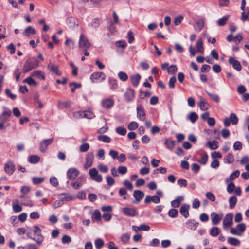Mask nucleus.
Listing matches in <instances>:
<instances>
[{"label":"nucleus","instance_id":"f8f14e48","mask_svg":"<svg viewBox=\"0 0 249 249\" xmlns=\"http://www.w3.org/2000/svg\"><path fill=\"white\" fill-rule=\"evenodd\" d=\"M145 110L141 105H138L137 107V116L139 120L144 121L145 119Z\"/></svg>","mask_w":249,"mask_h":249},{"label":"nucleus","instance_id":"5fc2aeb1","mask_svg":"<svg viewBox=\"0 0 249 249\" xmlns=\"http://www.w3.org/2000/svg\"><path fill=\"white\" fill-rule=\"evenodd\" d=\"M92 218L97 220L99 221L101 219V214L100 212V211L98 210H95L94 213L92 215Z\"/></svg>","mask_w":249,"mask_h":249},{"label":"nucleus","instance_id":"bf43d9fd","mask_svg":"<svg viewBox=\"0 0 249 249\" xmlns=\"http://www.w3.org/2000/svg\"><path fill=\"white\" fill-rule=\"evenodd\" d=\"M168 73L175 74L177 71V68L176 65H172L167 69Z\"/></svg>","mask_w":249,"mask_h":249},{"label":"nucleus","instance_id":"680f3d73","mask_svg":"<svg viewBox=\"0 0 249 249\" xmlns=\"http://www.w3.org/2000/svg\"><path fill=\"white\" fill-rule=\"evenodd\" d=\"M23 82L24 83H27L28 84H29V85H31H31H35V86L36 85V82L33 78H32L31 77H28V78H26L23 81Z\"/></svg>","mask_w":249,"mask_h":249},{"label":"nucleus","instance_id":"2eb2a0df","mask_svg":"<svg viewBox=\"0 0 249 249\" xmlns=\"http://www.w3.org/2000/svg\"><path fill=\"white\" fill-rule=\"evenodd\" d=\"M229 63L232 65L233 68L238 71L242 70V66L240 63L235 59L233 57H230L229 59Z\"/></svg>","mask_w":249,"mask_h":249},{"label":"nucleus","instance_id":"de8ad7c7","mask_svg":"<svg viewBox=\"0 0 249 249\" xmlns=\"http://www.w3.org/2000/svg\"><path fill=\"white\" fill-rule=\"evenodd\" d=\"M94 117H95V115L92 112L89 110L83 111V118L92 119Z\"/></svg>","mask_w":249,"mask_h":249},{"label":"nucleus","instance_id":"f704fd0d","mask_svg":"<svg viewBox=\"0 0 249 249\" xmlns=\"http://www.w3.org/2000/svg\"><path fill=\"white\" fill-rule=\"evenodd\" d=\"M229 18V15L223 17L222 18L217 21V25L219 26H224L225 24H226L227 21L228 20Z\"/></svg>","mask_w":249,"mask_h":249},{"label":"nucleus","instance_id":"4468645a","mask_svg":"<svg viewBox=\"0 0 249 249\" xmlns=\"http://www.w3.org/2000/svg\"><path fill=\"white\" fill-rule=\"evenodd\" d=\"M160 199L158 196L154 195L151 196L150 195H147L144 199V203L148 204L151 202L155 204H158L160 202Z\"/></svg>","mask_w":249,"mask_h":249},{"label":"nucleus","instance_id":"774afa93","mask_svg":"<svg viewBox=\"0 0 249 249\" xmlns=\"http://www.w3.org/2000/svg\"><path fill=\"white\" fill-rule=\"evenodd\" d=\"M63 202L61 199H59L58 200H56L54 201L53 204L52 206L53 208H57L63 204Z\"/></svg>","mask_w":249,"mask_h":249},{"label":"nucleus","instance_id":"37998d69","mask_svg":"<svg viewBox=\"0 0 249 249\" xmlns=\"http://www.w3.org/2000/svg\"><path fill=\"white\" fill-rule=\"evenodd\" d=\"M220 230L217 227H213L211 229L210 234L213 237L216 236L220 233Z\"/></svg>","mask_w":249,"mask_h":249},{"label":"nucleus","instance_id":"f257e3e1","mask_svg":"<svg viewBox=\"0 0 249 249\" xmlns=\"http://www.w3.org/2000/svg\"><path fill=\"white\" fill-rule=\"evenodd\" d=\"M39 62L38 60L35 58L28 59L24 63L23 67V72L27 73L32 70L38 67Z\"/></svg>","mask_w":249,"mask_h":249},{"label":"nucleus","instance_id":"13d9d810","mask_svg":"<svg viewBox=\"0 0 249 249\" xmlns=\"http://www.w3.org/2000/svg\"><path fill=\"white\" fill-rule=\"evenodd\" d=\"M115 45L117 47L124 48L127 46V43L126 41L124 40L118 41L115 43Z\"/></svg>","mask_w":249,"mask_h":249},{"label":"nucleus","instance_id":"4be33fe9","mask_svg":"<svg viewBox=\"0 0 249 249\" xmlns=\"http://www.w3.org/2000/svg\"><path fill=\"white\" fill-rule=\"evenodd\" d=\"M141 76L139 74L132 75L130 77V80L132 85L134 87H137L139 84Z\"/></svg>","mask_w":249,"mask_h":249},{"label":"nucleus","instance_id":"a878e982","mask_svg":"<svg viewBox=\"0 0 249 249\" xmlns=\"http://www.w3.org/2000/svg\"><path fill=\"white\" fill-rule=\"evenodd\" d=\"M36 33V30L32 26H28L24 31L23 35L29 37L31 35H35Z\"/></svg>","mask_w":249,"mask_h":249},{"label":"nucleus","instance_id":"a19ab883","mask_svg":"<svg viewBox=\"0 0 249 249\" xmlns=\"http://www.w3.org/2000/svg\"><path fill=\"white\" fill-rule=\"evenodd\" d=\"M240 175V171L239 170H236L233 172L230 176L229 178H227L226 179V182H228L229 180H233L237 177H239Z\"/></svg>","mask_w":249,"mask_h":249},{"label":"nucleus","instance_id":"cd10ccee","mask_svg":"<svg viewBox=\"0 0 249 249\" xmlns=\"http://www.w3.org/2000/svg\"><path fill=\"white\" fill-rule=\"evenodd\" d=\"M48 68L51 71L56 73L58 75L61 74V72L59 71L58 67L57 65L51 64L48 65Z\"/></svg>","mask_w":249,"mask_h":249},{"label":"nucleus","instance_id":"69168bd1","mask_svg":"<svg viewBox=\"0 0 249 249\" xmlns=\"http://www.w3.org/2000/svg\"><path fill=\"white\" fill-rule=\"evenodd\" d=\"M237 230L238 231L242 234L246 230V225L244 223H241L237 225Z\"/></svg>","mask_w":249,"mask_h":249},{"label":"nucleus","instance_id":"4c0bfd02","mask_svg":"<svg viewBox=\"0 0 249 249\" xmlns=\"http://www.w3.org/2000/svg\"><path fill=\"white\" fill-rule=\"evenodd\" d=\"M228 242L233 246H238L240 243V241L238 239L233 237H229L228 239Z\"/></svg>","mask_w":249,"mask_h":249},{"label":"nucleus","instance_id":"b1692460","mask_svg":"<svg viewBox=\"0 0 249 249\" xmlns=\"http://www.w3.org/2000/svg\"><path fill=\"white\" fill-rule=\"evenodd\" d=\"M102 106L106 108H110L114 105V101L110 98L105 99L102 100Z\"/></svg>","mask_w":249,"mask_h":249},{"label":"nucleus","instance_id":"2f4dec72","mask_svg":"<svg viewBox=\"0 0 249 249\" xmlns=\"http://www.w3.org/2000/svg\"><path fill=\"white\" fill-rule=\"evenodd\" d=\"M70 106V103L67 101H59L57 105L58 107L61 109L68 108Z\"/></svg>","mask_w":249,"mask_h":249},{"label":"nucleus","instance_id":"09e8293b","mask_svg":"<svg viewBox=\"0 0 249 249\" xmlns=\"http://www.w3.org/2000/svg\"><path fill=\"white\" fill-rule=\"evenodd\" d=\"M69 86L71 87V91L74 93L76 88H79L81 87L80 83H77L76 82H73L69 84Z\"/></svg>","mask_w":249,"mask_h":249},{"label":"nucleus","instance_id":"f03ea898","mask_svg":"<svg viewBox=\"0 0 249 249\" xmlns=\"http://www.w3.org/2000/svg\"><path fill=\"white\" fill-rule=\"evenodd\" d=\"M33 232L35 237L32 240L35 241L37 244L41 245L44 240V237L41 234V229L37 225L33 226Z\"/></svg>","mask_w":249,"mask_h":249},{"label":"nucleus","instance_id":"603ef678","mask_svg":"<svg viewBox=\"0 0 249 249\" xmlns=\"http://www.w3.org/2000/svg\"><path fill=\"white\" fill-rule=\"evenodd\" d=\"M130 235L128 233L123 234L121 237V240L123 243H127L130 239Z\"/></svg>","mask_w":249,"mask_h":249},{"label":"nucleus","instance_id":"a211bd4d","mask_svg":"<svg viewBox=\"0 0 249 249\" xmlns=\"http://www.w3.org/2000/svg\"><path fill=\"white\" fill-rule=\"evenodd\" d=\"M123 211L125 215L128 216H135L137 214L136 210L133 208L124 207L123 209Z\"/></svg>","mask_w":249,"mask_h":249},{"label":"nucleus","instance_id":"58836bf2","mask_svg":"<svg viewBox=\"0 0 249 249\" xmlns=\"http://www.w3.org/2000/svg\"><path fill=\"white\" fill-rule=\"evenodd\" d=\"M207 144L212 150L216 149L218 147V142L216 141L209 142Z\"/></svg>","mask_w":249,"mask_h":249},{"label":"nucleus","instance_id":"a18cd8bd","mask_svg":"<svg viewBox=\"0 0 249 249\" xmlns=\"http://www.w3.org/2000/svg\"><path fill=\"white\" fill-rule=\"evenodd\" d=\"M116 132L121 136H124L127 132L125 128L123 127H118L116 128Z\"/></svg>","mask_w":249,"mask_h":249},{"label":"nucleus","instance_id":"c9c22d12","mask_svg":"<svg viewBox=\"0 0 249 249\" xmlns=\"http://www.w3.org/2000/svg\"><path fill=\"white\" fill-rule=\"evenodd\" d=\"M119 194L120 196H124L123 199L127 200L129 197V195L127 193V190L124 188H121L119 191Z\"/></svg>","mask_w":249,"mask_h":249},{"label":"nucleus","instance_id":"c756f323","mask_svg":"<svg viewBox=\"0 0 249 249\" xmlns=\"http://www.w3.org/2000/svg\"><path fill=\"white\" fill-rule=\"evenodd\" d=\"M234 157L231 153H229L226 157L223 158V160L225 163L230 164L233 162Z\"/></svg>","mask_w":249,"mask_h":249},{"label":"nucleus","instance_id":"0eeeda50","mask_svg":"<svg viewBox=\"0 0 249 249\" xmlns=\"http://www.w3.org/2000/svg\"><path fill=\"white\" fill-rule=\"evenodd\" d=\"M106 78V74L102 72H95L90 76V79L93 82H102Z\"/></svg>","mask_w":249,"mask_h":249},{"label":"nucleus","instance_id":"052dcab7","mask_svg":"<svg viewBox=\"0 0 249 249\" xmlns=\"http://www.w3.org/2000/svg\"><path fill=\"white\" fill-rule=\"evenodd\" d=\"M89 148V145L88 143H85L82 144L80 147L79 150L82 152H85L87 151Z\"/></svg>","mask_w":249,"mask_h":249},{"label":"nucleus","instance_id":"0e129e2a","mask_svg":"<svg viewBox=\"0 0 249 249\" xmlns=\"http://www.w3.org/2000/svg\"><path fill=\"white\" fill-rule=\"evenodd\" d=\"M207 94L211 98V99L215 102H219V97L218 95L215 94H213L207 92Z\"/></svg>","mask_w":249,"mask_h":249},{"label":"nucleus","instance_id":"7ed1b4c3","mask_svg":"<svg viewBox=\"0 0 249 249\" xmlns=\"http://www.w3.org/2000/svg\"><path fill=\"white\" fill-rule=\"evenodd\" d=\"M78 45L80 49L82 50L89 49L91 45L87 37L83 34H81L80 36Z\"/></svg>","mask_w":249,"mask_h":249},{"label":"nucleus","instance_id":"864d4df0","mask_svg":"<svg viewBox=\"0 0 249 249\" xmlns=\"http://www.w3.org/2000/svg\"><path fill=\"white\" fill-rule=\"evenodd\" d=\"M168 215L172 218L176 217L178 215V211L175 209H171L168 212Z\"/></svg>","mask_w":249,"mask_h":249},{"label":"nucleus","instance_id":"6e6d98bb","mask_svg":"<svg viewBox=\"0 0 249 249\" xmlns=\"http://www.w3.org/2000/svg\"><path fill=\"white\" fill-rule=\"evenodd\" d=\"M44 180V178L41 177H33L32 178L33 183L36 185L41 183Z\"/></svg>","mask_w":249,"mask_h":249},{"label":"nucleus","instance_id":"9b49d317","mask_svg":"<svg viewBox=\"0 0 249 249\" xmlns=\"http://www.w3.org/2000/svg\"><path fill=\"white\" fill-rule=\"evenodd\" d=\"M210 216L212 219V223L214 225L218 224L223 217V214L222 213L218 214L215 212H212Z\"/></svg>","mask_w":249,"mask_h":249},{"label":"nucleus","instance_id":"c85d7f7f","mask_svg":"<svg viewBox=\"0 0 249 249\" xmlns=\"http://www.w3.org/2000/svg\"><path fill=\"white\" fill-rule=\"evenodd\" d=\"M109 84L110 89L112 90H115L118 87V84H117V81L115 79L109 78Z\"/></svg>","mask_w":249,"mask_h":249},{"label":"nucleus","instance_id":"79ce46f5","mask_svg":"<svg viewBox=\"0 0 249 249\" xmlns=\"http://www.w3.org/2000/svg\"><path fill=\"white\" fill-rule=\"evenodd\" d=\"M104 245V241L101 238H98L95 241V246L96 249H100Z\"/></svg>","mask_w":249,"mask_h":249},{"label":"nucleus","instance_id":"ea45409f","mask_svg":"<svg viewBox=\"0 0 249 249\" xmlns=\"http://www.w3.org/2000/svg\"><path fill=\"white\" fill-rule=\"evenodd\" d=\"M229 202L230 208L232 209L235 206V205L237 202V199L235 196H231L230 197Z\"/></svg>","mask_w":249,"mask_h":249},{"label":"nucleus","instance_id":"9d476101","mask_svg":"<svg viewBox=\"0 0 249 249\" xmlns=\"http://www.w3.org/2000/svg\"><path fill=\"white\" fill-rule=\"evenodd\" d=\"M94 159V154L92 152H89L86 155V161L84 166L85 169H87L92 165Z\"/></svg>","mask_w":249,"mask_h":249},{"label":"nucleus","instance_id":"dca6fc26","mask_svg":"<svg viewBox=\"0 0 249 249\" xmlns=\"http://www.w3.org/2000/svg\"><path fill=\"white\" fill-rule=\"evenodd\" d=\"M53 138L45 139L42 141L40 144V150L42 152H44L48 146L51 144L53 142Z\"/></svg>","mask_w":249,"mask_h":249},{"label":"nucleus","instance_id":"49530a36","mask_svg":"<svg viewBox=\"0 0 249 249\" xmlns=\"http://www.w3.org/2000/svg\"><path fill=\"white\" fill-rule=\"evenodd\" d=\"M241 19L243 21H245L246 20H249V10H247V11H243L241 13Z\"/></svg>","mask_w":249,"mask_h":249},{"label":"nucleus","instance_id":"6ab92c4d","mask_svg":"<svg viewBox=\"0 0 249 249\" xmlns=\"http://www.w3.org/2000/svg\"><path fill=\"white\" fill-rule=\"evenodd\" d=\"M67 176L70 180H73L76 178L79 174V171L74 168H70L67 171Z\"/></svg>","mask_w":249,"mask_h":249},{"label":"nucleus","instance_id":"8fccbe9b","mask_svg":"<svg viewBox=\"0 0 249 249\" xmlns=\"http://www.w3.org/2000/svg\"><path fill=\"white\" fill-rule=\"evenodd\" d=\"M139 126L138 124L135 121L131 122L128 125V129L129 130H134L136 129Z\"/></svg>","mask_w":249,"mask_h":249},{"label":"nucleus","instance_id":"72a5a7b5","mask_svg":"<svg viewBox=\"0 0 249 249\" xmlns=\"http://www.w3.org/2000/svg\"><path fill=\"white\" fill-rule=\"evenodd\" d=\"M196 49L197 51L198 52H200L201 53H203L204 52V48L203 47V40L201 38H199L198 39L196 44Z\"/></svg>","mask_w":249,"mask_h":249},{"label":"nucleus","instance_id":"c03bdc74","mask_svg":"<svg viewBox=\"0 0 249 249\" xmlns=\"http://www.w3.org/2000/svg\"><path fill=\"white\" fill-rule=\"evenodd\" d=\"M97 139L99 141L107 143H109L111 141L110 138L107 135H100L98 137Z\"/></svg>","mask_w":249,"mask_h":249},{"label":"nucleus","instance_id":"423d86ee","mask_svg":"<svg viewBox=\"0 0 249 249\" xmlns=\"http://www.w3.org/2000/svg\"><path fill=\"white\" fill-rule=\"evenodd\" d=\"M89 175L90 178L97 182L102 181V177L99 174L98 170L95 168H93L89 170Z\"/></svg>","mask_w":249,"mask_h":249},{"label":"nucleus","instance_id":"5701e85b","mask_svg":"<svg viewBox=\"0 0 249 249\" xmlns=\"http://www.w3.org/2000/svg\"><path fill=\"white\" fill-rule=\"evenodd\" d=\"M198 224L199 223L198 222L192 219L188 220L186 223L187 228L192 230H195Z\"/></svg>","mask_w":249,"mask_h":249},{"label":"nucleus","instance_id":"20e7f679","mask_svg":"<svg viewBox=\"0 0 249 249\" xmlns=\"http://www.w3.org/2000/svg\"><path fill=\"white\" fill-rule=\"evenodd\" d=\"M224 124L226 127H228L231 123L233 125H236L238 123V118L235 113H231L229 117H226L224 120Z\"/></svg>","mask_w":249,"mask_h":249},{"label":"nucleus","instance_id":"1a4fd4ad","mask_svg":"<svg viewBox=\"0 0 249 249\" xmlns=\"http://www.w3.org/2000/svg\"><path fill=\"white\" fill-rule=\"evenodd\" d=\"M3 112L0 114V121L6 124V121L9 120V118L11 115V111L5 107H3Z\"/></svg>","mask_w":249,"mask_h":249},{"label":"nucleus","instance_id":"6e6552de","mask_svg":"<svg viewBox=\"0 0 249 249\" xmlns=\"http://www.w3.org/2000/svg\"><path fill=\"white\" fill-rule=\"evenodd\" d=\"M4 171L8 175H11L16 170L15 165L11 160L8 161L4 165Z\"/></svg>","mask_w":249,"mask_h":249},{"label":"nucleus","instance_id":"bb28decb","mask_svg":"<svg viewBox=\"0 0 249 249\" xmlns=\"http://www.w3.org/2000/svg\"><path fill=\"white\" fill-rule=\"evenodd\" d=\"M144 193L140 190H135L133 193L134 197L137 201H140L144 196Z\"/></svg>","mask_w":249,"mask_h":249},{"label":"nucleus","instance_id":"473e14b6","mask_svg":"<svg viewBox=\"0 0 249 249\" xmlns=\"http://www.w3.org/2000/svg\"><path fill=\"white\" fill-rule=\"evenodd\" d=\"M32 76H36L38 78H41L42 80H45V75L44 73L41 71H35L31 73Z\"/></svg>","mask_w":249,"mask_h":249},{"label":"nucleus","instance_id":"412c9836","mask_svg":"<svg viewBox=\"0 0 249 249\" xmlns=\"http://www.w3.org/2000/svg\"><path fill=\"white\" fill-rule=\"evenodd\" d=\"M190 209V206L188 204H183L181 206L180 209V213L185 218L188 217L189 215V210Z\"/></svg>","mask_w":249,"mask_h":249},{"label":"nucleus","instance_id":"f3484780","mask_svg":"<svg viewBox=\"0 0 249 249\" xmlns=\"http://www.w3.org/2000/svg\"><path fill=\"white\" fill-rule=\"evenodd\" d=\"M200 100L198 103V106L201 110H207L210 107L209 104L206 101L205 99L202 97H199Z\"/></svg>","mask_w":249,"mask_h":249},{"label":"nucleus","instance_id":"e2e57ef3","mask_svg":"<svg viewBox=\"0 0 249 249\" xmlns=\"http://www.w3.org/2000/svg\"><path fill=\"white\" fill-rule=\"evenodd\" d=\"M206 197L211 201L214 202L215 200V196L212 192H208L206 194Z\"/></svg>","mask_w":249,"mask_h":249},{"label":"nucleus","instance_id":"338daca9","mask_svg":"<svg viewBox=\"0 0 249 249\" xmlns=\"http://www.w3.org/2000/svg\"><path fill=\"white\" fill-rule=\"evenodd\" d=\"M208 158V155L206 154H204L201 157V159L198 160V162L201 164L205 165L206 164L207 162Z\"/></svg>","mask_w":249,"mask_h":249},{"label":"nucleus","instance_id":"ddd939ff","mask_svg":"<svg viewBox=\"0 0 249 249\" xmlns=\"http://www.w3.org/2000/svg\"><path fill=\"white\" fill-rule=\"evenodd\" d=\"M76 197L69 193H62L58 195V198L61 199L63 202L70 201L75 199Z\"/></svg>","mask_w":249,"mask_h":249},{"label":"nucleus","instance_id":"39448f33","mask_svg":"<svg viewBox=\"0 0 249 249\" xmlns=\"http://www.w3.org/2000/svg\"><path fill=\"white\" fill-rule=\"evenodd\" d=\"M135 91L133 89L130 88H127L124 94L125 101L127 103L133 102L135 97Z\"/></svg>","mask_w":249,"mask_h":249},{"label":"nucleus","instance_id":"3c124183","mask_svg":"<svg viewBox=\"0 0 249 249\" xmlns=\"http://www.w3.org/2000/svg\"><path fill=\"white\" fill-rule=\"evenodd\" d=\"M13 210L15 213H19L22 211V207L18 204L13 203L12 204Z\"/></svg>","mask_w":249,"mask_h":249},{"label":"nucleus","instance_id":"4d7b16f0","mask_svg":"<svg viewBox=\"0 0 249 249\" xmlns=\"http://www.w3.org/2000/svg\"><path fill=\"white\" fill-rule=\"evenodd\" d=\"M118 77L119 79L122 81H125L128 79L127 75L126 74V73L123 71H121L119 72Z\"/></svg>","mask_w":249,"mask_h":249},{"label":"nucleus","instance_id":"7c9ffc66","mask_svg":"<svg viewBox=\"0 0 249 249\" xmlns=\"http://www.w3.org/2000/svg\"><path fill=\"white\" fill-rule=\"evenodd\" d=\"M187 117L192 123H194L197 120L198 116L196 112H191Z\"/></svg>","mask_w":249,"mask_h":249},{"label":"nucleus","instance_id":"aec40b11","mask_svg":"<svg viewBox=\"0 0 249 249\" xmlns=\"http://www.w3.org/2000/svg\"><path fill=\"white\" fill-rule=\"evenodd\" d=\"M233 215L231 213L227 214L223 220V228H226L230 226L232 223Z\"/></svg>","mask_w":249,"mask_h":249},{"label":"nucleus","instance_id":"393cba45","mask_svg":"<svg viewBox=\"0 0 249 249\" xmlns=\"http://www.w3.org/2000/svg\"><path fill=\"white\" fill-rule=\"evenodd\" d=\"M164 144L166 148L170 150H172L176 145V142L170 139H166L164 141Z\"/></svg>","mask_w":249,"mask_h":249},{"label":"nucleus","instance_id":"e433bc0d","mask_svg":"<svg viewBox=\"0 0 249 249\" xmlns=\"http://www.w3.org/2000/svg\"><path fill=\"white\" fill-rule=\"evenodd\" d=\"M40 157L37 155H33L29 157V161L32 164H36L39 162Z\"/></svg>","mask_w":249,"mask_h":249}]
</instances>
